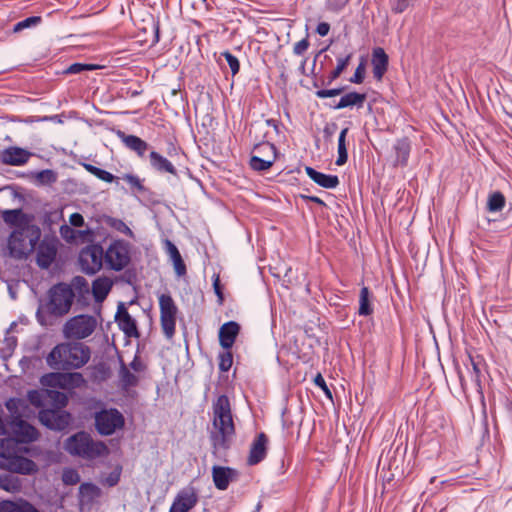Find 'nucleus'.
Here are the masks:
<instances>
[{"label": "nucleus", "instance_id": "1", "mask_svg": "<svg viewBox=\"0 0 512 512\" xmlns=\"http://www.w3.org/2000/svg\"><path fill=\"white\" fill-rule=\"evenodd\" d=\"M90 359V349L80 342H66L56 345L48 354L47 364L55 370L78 369Z\"/></svg>", "mask_w": 512, "mask_h": 512}, {"label": "nucleus", "instance_id": "2", "mask_svg": "<svg viewBox=\"0 0 512 512\" xmlns=\"http://www.w3.org/2000/svg\"><path fill=\"white\" fill-rule=\"evenodd\" d=\"M213 426L216 431L211 433L214 450L219 451L228 447L235 429L231 413L230 401L226 395H221L213 404Z\"/></svg>", "mask_w": 512, "mask_h": 512}, {"label": "nucleus", "instance_id": "3", "mask_svg": "<svg viewBox=\"0 0 512 512\" xmlns=\"http://www.w3.org/2000/svg\"><path fill=\"white\" fill-rule=\"evenodd\" d=\"M21 447L13 438L0 439V468L12 473L31 475L37 472V464L19 455Z\"/></svg>", "mask_w": 512, "mask_h": 512}, {"label": "nucleus", "instance_id": "4", "mask_svg": "<svg viewBox=\"0 0 512 512\" xmlns=\"http://www.w3.org/2000/svg\"><path fill=\"white\" fill-rule=\"evenodd\" d=\"M64 449L70 455L85 460H95L109 453V449L104 442L94 440L89 433L84 431L68 437L64 442Z\"/></svg>", "mask_w": 512, "mask_h": 512}, {"label": "nucleus", "instance_id": "5", "mask_svg": "<svg viewBox=\"0 0 512 512\" xmlns=\"http://www.w3.org/2000/svg\"><path fill=\"white\" fill-rule=\"evenodd\" d=\"M41 237V230L37 225H21L14 230L8 239V250L15 259L26 258L35 248Z\"/></svg>", "mask_w": 512, "mask_h": 512}, {"label": "nucleus", "instance_id": "6", "mask_svg": "<svg viewBox=\"0 0 512 512\" xmlns=\"http://www.w3.org/2000/svg\"><path fill=\"white\" fill-rule=\"evenodd\" d=\"M98 325L99 319L96 316L79 314L65 322L62 332L66 339L83 340L90 337Z\"/></svg>", "mask_w": 512, "mask_h": 512}, {"label": "nucleus", "instance_id": "7", "mask_svg": "<svg viewBox=\"0 0 512 512\" xmlns=\"http://www.w3.org/2000/svg\"><path fill=\"white\" fill-rule=\"evenodd\" d=\"M48 297L49 313L54 316H63L70 311L75 294L70 285L58 283L49 289Z\"/></svg>", "mask_w": 512, "mask_h": 512}, {"label": "nucleus", "instance_id": "8", "mask_svg": "<svg viewBox=\"0 0 512 512\" xmlns=\"http://www.w3.org/2000/svg\"><path fill=\"white\" fill-rule=\"evenodd\" d=\"M130 262V245L124 240H115L104 250V263L108 269L123 270Z\"/></svg>", "mask_w": 512, "mask_h": 512}, {"label": "nucleus", "instance_id": "9", "mask_svg": "<svg viewBox=\"0 0 512 512\" xmlns=\"http://www.w3.org/2000/svg\"><path fill=\"white\" fill-rule=\"evenodd\" d=\"M125 419L120 411L115 408L102 409L95 414V428L102 436L114 434L124 427Z\"/></svg>", "mask_w": 512, "mask_h": 512}, {"label": "nucleus", "instance_id": "10", "mask_svg": "<svg viewBox=\"0 0 512 512\" xmlns=\"http://www.w3.org/2000/svg\"><path fill=\"white\" fill-rule=\"evenodd\" d=\"M160 323L167 339L173 338L176 328L177 306L169 294L159 296Z\"/></svg>", "mask_w": 512, "mask_h": 512}, {"label": "nucleus", "instance_id": "11", "mask_svg": "<svg viewBox=\"0 0 512 512\" xmlns=\"http://www.w3.org/2000/svg\"><path fill=\"white\" fill-rule=\"evenodd\" d=\"M104 263V249L95 244L83 248L79 254V264L81 270L88 274H96Z\"/></svg>", "mask_w": 512, "mask_h": 512}, {"label": "nucleus", "instance_id": "12", "mask_svg": "<svg viewBox=\"0 0 512 512\" xmlns=\"http://www.w3.org/2000/svg\"><path fill=\"white\" fill-rule=\"evenodd\" d=\"M84 383V378L81 373H60L52 372L48 373L41 378V384L43 386L51 388H61L65 390H71L80 387Z\"/></svg>", "mask_w": 512, "mask_h": 512}, {"label": "nucleus", "instance_id": "13", "mask_svg": "<svg viewBox=\"0 0 512 512\" xmlns=\"http://www.w3.org/2000/svg\"><path fill=\"white\" fill-rule=\"evenodd\" d=\"M58 240L55 237H44L37 248L36 263L42 269H48L57 255Z\"/></svg>", "mask_w": 512, "mask_h": 512}, {"label": "nucleus", "instance_id": "14", "mask_svg": "<svg viewBox=\"0 0 512 512\" xmlns=\"http://www.w3.org/2000/svg\"><path fill=\"white\" fill-rule=\"evenodd\" d=\"M39 421L52 430H64L70 423V415L61 410L43 409L38 415Z\"/></svg>", "mask_w": 512, "mask_h": 512}, {"label": "nucleus", "instance_id": "15", "mask_svg": "<svg viewBox=\"0 0 512 512\" xmlns=\"http://www.w3.org/2000/svg\"><path fill=\"white\" fill-rule=\"evenodd\" d=\"M10 428L12 433L15 435V440L18 443V447L21 444L33 442L38 438V431L36 428L20 417H14L10 422Z\"/></svg>", "mask_w": 512, "mask_h": 512}, {"label": "nucleus", "instance_id": "16", "mask_svg": "<svg viewBox=\"0 0 512 512\" xmlns=\"http://www.w3.org/2000/svg\"><path fill=\"white\" fill-rule=\"evenodd\" d=\"M198 502V495L195 488L188 486L183 488L176 495L169 512H188Z\"/></svg>", "mask_w": 512, "mask_h": 512}, {"label": "nucleus", "instance_id": "17", "mask_svg": "<svg viewBox=\"0 0 512 512\" xmlns=\"http://www.w3.org/2000/svg\"><path fill=\"white\" fill-rule=\"evenodd\" d=\"M115 321L117 322L120 330L127 337H139V331L137 329V324L134 318L128 313L125 304L120 302L117 307V312L115 315Z\"/></svg>", "mask_w": 512, "mask_h": 512}, {"label": "nucleus", "instance_id": "18", "mask_svg": "<svg viewBox=\"0 0 512 512\" xmlns=\"http://www.w3.org/2000/svg\"><path fill=\"white\" fill-rule=\"evenodd\" d=\"M238 473L235 469L223 466H214L212 468V478L214 485L219 490H226L230 482L235 481Z\"/></svg>", "mask_w": 512, "mask_h": 512}, {"label": "nucleus", "instance_id": "19", "mask_svg": "<svg viewBox=\"0 0 512 512\" xmlns=\"http://www.w3.org/2000/svg\"><path fill=\"white\" fill-rule=\"evenodd\" d=\"M268 438L264 433H260L253 440L247 462L249 465H256L260 463L267 453Z\"/></svg>", "mask_w": 512, "mask_h": 512}, {"label": "nucleus", "instance_id": "20", "mask_svg": "<svg viewBox=\"0 0 512 512\" xmlns=\"http://www.w3.org/2000/svg\"><path fill=\"white\" fill-rule=\"evenodd\" d=\"M240 331V325L235 321H229L224 323L219 329V342L220 345L225 349L229 350Z\"/></svg>", "mask_w": 512, "mask_h": 512}, {"label": "nucleus", "instance_id": "21", "mask_svg": "<svg viewBox=\"0 0 512 512\" xmlns=\"http://www.w3.org/2000/svg\"><path fill=\"white\" fill-rule=\"evenodd\" d=\"M389 58L386 52L381 47H376L372 51V67H373V76L378 81L382 80L384 74L388 68Z\"/></svg>", "mask_w": 512, "mask_h": 512}, {"label": "nucleus", "instance_id": "22", "mask_svg": "<svg viewBox=\"0 0 512 512\" xmlns=\"http://www.w3.org/2000/svg\"><path fill=\"white\" fill-rule=\"evenodd\" d=\"M117 136L128 149L134 151L139 157H144L149 147L147 142L135 135H128L120 130L117 131Z\"/></svg>", "mask_w": 512, "mask_h": 512}, {"label": "nucleus", "instance_id": "23", "mask_svg": "<svg viewBox=\"0 0 512 512\" xmlns=\"http://www.w3.org/2000/svg\"><path fill=\"white\" fill-rule=\"evenodd\" d=\"M305 171L311 180L323 188L334 189L339 185V178L336 175L324 174L309 166L305 168Z\"/></svg>", "mask_w": 512, "mask_h": 512}, {"label": "nucleus", "instance_id": "24", "mask_svg": "<svg viewBox=\"0 0 512 512\" xmlns=\"http://www.w3.org/2000/svg\"><path fill=\"white\" fill-rule=\"evenodd\" d=\"M30 156V152L22 148L10 147L2 153V162L15 166L23 165L29 160Z\"/></svg>", "mask_w": 512, "mask_h": 512}, {"label": "nucleus", "instance_id": "25", "mask_svg": "<svg viewBox=\"0 0 512 512\" xmlns=\"http://www.w3.org/2000/svg\"><path fill=\"white\" fill-rule=\"evenodd\" d=\"M150 164L153 169L160 173H169L172 175H176L177 171L174 165L161 154L156 151H152L149 155Z\"/></svg>", "mask_w": 512, "mask_h": 512}, {"label": "nucleus", "instance_id": "26", "mask_svg": "<svg viewBox=\"0 0 512 512\" xmlns=\"http://www.w3.org/2000/svg\"><path fill=\"white\" fill-rule=\"evenodd\" d=\"M112 288V281L106 277H99L92 283V294L96 302L101 303L105 300Z\"/></svg>", "mask_w": 512, "mask_h": 512}, {"label": "nucleus", "instance_id": "27", "mask_svg": "<svg viewBox=\"0 0 512 512\" xmlns=\"http://www.w3.org/2000/svg\"><path fill=\"white\" fill-rule=\"evenodd\" d=\"M365 100L366 94L358 92H349L340 98L339 102L334 106V109L339 110L353 106H356L357 108H362Z\"/></svg>", "mask_w": 512, "mask_h": 512}, {"label": "nucleus", "instance_id": "28", "mask_svg": "<svg viewBox=\"0 0 512 512\" xmlns=\"http://www.w3.org/2000/svg\"><path fill=\"white\" fill-rule=\"evenodd\" d=\"M394 149L396 154L395 164L405 166L408 162L411 151L409 140L407 138L397 140Z\"/></svg>", "mask_w": 512, "mask_h": 512}, {"label": "nucleus", "instance_id": "29", "mask_svg": "<svg viewBox=\"0 0 512 512\" xmlns=\"http://www.w3.org/2000/svg\"><path fill=\"white\" fill-rule=\"evenodd\" d=\"M0 512H39L32 504L27 501L20 503L12 501H2L0 503Z\"/></svg>", "mask_w": 512, "mask_h": 512}, {"label": "nucleus", "instance_id": "30", "mask_svg": "<svg viewBox=\"0 0 512 512\" xmlns=\"http://www.w3.org/2000/svg\"><path fill=\"white\" fill-rule=\"evenodd\" d=\"M505 206V197L499 191L489 194L487 199V210L491 213L500 212Z\"/></svg>", "mask_w": 512, "mask_h": 512}, {"label": "nucleus", "instance_id": "31", "mask_svg": "<svg viewBox=\"0 0 512 512\" xmlns=\"http://www.w3.org/2000/svg\"><path fill=\"white\" fill-rule=\"evenodd\" d=\"M0 488L8 492H17L21 489V481L12 474L0 475Z\"/></svg>", "mask_w": 512, "mask_h": 512}, {"label": "nucleus", "instance_id": "32", "mask_svg": "<svg viewBox=\"0 0 512 512\" xmlns=\"http://www.w3.org/2000/svg\"><path fill=\"white\" fill-rule=\"evenodd\" d=\"M348 133V128H344L341 130L338 137V157L336 160V165L342 166L347 162L348 153L346 149V135Z\"/></svg>", "mask_w": 512, "mask_h": 512}, {"label": "nucleus", "instance_id": "33", "mask_svg": "<svg viewBox=\"0 0 512 512\" xmlns=\"http://www.w3.org/2000/svg\"><path fill=\"white\" fill-rule=\"evenodd\" d=\"M253 155H259L262 158L276 160V147L269 142L260 143L254 147Z\"/></svg>", "mask_w": 512, "mask_h": 512}, {"label": "nucleus", "instance_id": "34", "mask_svg": "<svg viewBox=\"0 0 512 512\" xmlns=\"http://www.w3.org/2000/svg\"><path fill=\"white\" fill-rule=\"evenodd\" d=\"M369 296H370L369 289L365 286L362 287L360 290V295H359V310H358L359 315H361V316H368V315L372 314V312H373V309L370 305Z\"/></svg>", "mask_w": 512, "mask_h": 512}, {"label": "nucleus", "instance_id": "35", "mask_svg": "<svg viewBox=\"0 0 512 512\" xmlns=\"http://www.w3.org/2000/svg\"><path fill=\"white\" fill-rule=\"evenodd\" d=\"M79 493L83 499L92 501L100 496L101 490L92 483H83L79 487Z\"/></svg>", "mask_w": 512, "mask_h": 512}, {"label": "nucleus", "instance_id": "36", "mask_svg": "<svg viewBox=\"0 0 512 512\" xmlns=\"http://www.w3.org/2000/svg\"><path fill=\"white\" fill-rule=\"evenodd\" d=\"M120 381L125 388L133 387L138 383V377L130 372L128 368L122 364L119 371Z\"/></svg>", "mask_w": 512, "mask_h": 512}, {"label": "nucleus", "instance_id": "37", "mask_svg": "<svg viewBox=\"0 0 512 512\" xmlns=\"http://www.w3.org/2000/svg\"><path fill=\"white\" fill-rule=\"evenodd\" d=\"M274 162L275 160L262 158L259 155H252L250 158V167L255 171H266Z\"/></svg>", "mask_w": 512, "mask_h": 512}, {"label": "nucleus", "instance_id": "38", "mask_svg": "<svg viewBox=\"0 0 512 512\" xmlns=\"http://www.w3.org/2000/svg\"><path fill=\"white\" fill-rule=\"evenodd\" d=\"M41 22L40 16H31L14 25L13 31L20 32L24 29L37 26Z\"/></svg>", "mask_w": 512, "mask_h": 512}, {"label": "nucleus", "instance_id": "39", "mask_svg": "<svg viewBox=\"0 0 512 512\" xmlns=\"http://www.w3.org/2000/svg\"><path fill=\"white\" fill-rule=\"evenodd\" d=\"M72 290H76L79 294H85L89 292V284L87 280L82 276H76L72 279L71 283Z\"/></svg>", "mask_w": 512, "mask_h": 512}, {"label": "nucleus", "instance_id": "40", "mask_svg": "<svg viewBox=\"0 0 512 512\" xmlns=\"http://www.w3.org/2000/svg\"><path fill=\"white\" fill-rule=\"evenodd\" d=\"M29 402L35 407H42L44 405V399L47 397L46 391L41 392L38 390H31L27 394Z\"/></svg>", "mask_w": 512, "mask_h": 512}, {"label": "nucleus", "instance_id": "41", "mask_svg": "<svg viewBox=\"0 0 512 512\" xmlns=\"http://www.w3.org/2000/svg\"><path fill=\"white\" fill-rule=\"evenodd\" d=\"M220 56L224 57L225 60L227 61V64L230 67L232 75L233 76L236 75L240 70V63H239L238 58L236 56H234L232 53H230L229 51L222 52L220 54Z\"/></svg>", "mask_w": 512, "mask_h": 512}, {"label": "nucleus", "instance_id": "42", "mask_svg": "<svg viewBox=\"0 0 512 512\" xmlns=\"http://www.w3.org/2000/svg\"><path fill=\"white\" fill-rule=\"evenodd\" d=\"M233 363L232 353L229 350H226L219 354V369L222 372H227Z\"/></svg>", "mask_w": 512, "mask_h": 512}, {"label": "nucleus", "instance_id": "43", "mask_svg": "<svg viewBox=\"0 0 512 512\" xmlns=\"http://www.w3.org/2000/svg\"><path fill=\"white\" fill-rule=\"evenodd\" d=\"M46 395L50 400L55 402L60 407L66 406L68 402L67 396L64 393L56 390H46Z\"/></svg>", "mask_w": 512, "mask_h": 512}, {"label": "nucleus", "instance_id": "44", "mask_svg": "<svg viewBox=\"0 0 512 512\" xmlns=\"http://www.w3.org/2000/svg\"><path fill=\"white\" fill-rule=\"evenodd\" d=\"M62 480L66 485H75L80 481V475L75 469H65L62 474Z\"/></svg>", "mask_w": 512, "mask_h": 512}, {"label": "nucleus", "instance_id": "45", "mask_svg": "<svg viewBox=\"0 0 512 512\" xmlns=\"http://www.w3.org/2000/svg\"><path fill=\"white\" fill-rule=\"evenodd\" d=\"M96 68L92 64L73 63L65 71L66 74H78L82 71H90Z\"/></svg>", "mask_w": 512, "mask_h": 512}, {"label": "nucleus", "instance_id": "46", "mask_svg": "<svg viewBox=\"0 0 512 512\" xmlns=\"http://www.w3.org/2000/svg\"><path fill=\"white\" fill-rule=\"evenodd\" d=\"M123 179L130 185L131 188L141 192L144 190V186L140 178L133 174H126L123 176Z\"/></svg>", "mask_w": 512, "mask_h": 512}, {"label": "nucleus", "instance_id": "47", "mask_svg": "<svg viewBox=\"0 0 512 512\" xmlns=\"http://www.w3.org/2000/svg\"><path fill=\"white\" fill-rule=\"evenodd\" d=\"M22 215V211L19 209L6 210L3 213V219L6 223L16 224L19 217Z\"/></svg>", "mask_w": 512, "mask_h": 512}, {"label": "nucleus", "instance_id": "48", "mask_svg": "<svg viewBox=\"0 0 512 512\" xmlns=\"http://www.w3.org/2000/svg\"><path fill=\"white\" fill-rule=\"evenodd\" d=\"M365 78V64L361 62L356 68L354 75L350 78L351 83L361 84Z\"/></svg>", "mask_w": 512, "mask_h": 512}, {"label": "nucleus", "instance_id": "49", "mask_svg": "<svg viewBox=\"0 0 512 512\" xmlns=\"http://www.w3.org/2000/svg\"><path fill=\"white\" fill-rule=\"evenodd\" d=\"M342 91H343V88L321 89V90H317L315 92V95L320 99H324V98H330V97L340 95L342 93Z\"/></svg>", "mask_w": 512, "mask_h": 512}, {"label": "nucleus", "instance_id": "50", "mask_svg": "<svg viewBox=\"0 0 512 512\" xmlns=\"http://www.w3.org/2000/svg\"><path fill=\"white\" fill-rule=\"evenodd\" d=\"M111 226L115 228L117 231L124 233L130 237L133 236L132 230L122 221L119 219H112L111 220Z\"/></svg>", "mask_w": 512, "mask_h": 512}, {"label": "nucleus", "instance_id": "51", "mask_svg": "<svg viewBox=\"0 0 512 512\" xmlns=\"http://www.w3.org/2000/svg\"><path fill=\"white\" fill-rule=\"evenodd\" d=\"M164 244H165V251L166 253L168 254L169 258L172 260L176 257H179L181 256L178 248L176 247V245L171 242L170 240L166 239L164 241Z\"/></svg>", "mask_w": 512, "mask_h": 512}, {"label": "nucleus", "instance_id": "52", "mask_svg": "<svg viewBox=\"0 0 512 512\" xmlns=\"http://www.w3.org/2000/svg\"><path fill=\"white\" fill-rule=\"evenodd\" d=\"M174 266V270L178 276H184L186 274V265L182 260V257H176L171 260Z\"/></svg>", "mask_w": 512, "mask_h": 512}, {"label": "nucleus", "instance_id": "53", "mask_svg": "<svg viewBox=\"0 0 512 512\" xmlns=\"http://www.w3.org/2000/svg\"><path fill=\"white\" fill-rule=\"evenodd\" d=\"M470 362L472 366V381L476 384L478 388H480V368L478 366V362H476L472 357H470Z\"/></svg>", "mask_w": 512, "mask_h": 512}, {"label": "nucleus", "instance_id": "54", "mask_svg": "<svg viewBox=\"0 0 512 512\" xmlns=\"http://www.w3.org/2000/svg\"><path fill=\"white\" fill-rule=\"evenodd\" d=\"M60 234H61L62 238H64L67 241H73L76 238L75 230L66 224H64L60 227Z\"/></svg>", "mask_w": 512, "mask_h": 512}, {"label": "nucleus", "instance_id": "55", "mask_svg": "<svg viewBox=\"0 0 512 512\" xmlns=\"http://www.w3.org/2000/svg\"><path fill=\"white\" fill-rule=\"evenodd\" d=\"M308 48H309V41L305 38V39H302V40L298 41L297 43H295V45L293 47V53L295 55L301 56L308 50Z\"/></svg>", "mask_w": 512, "mask_h": 512}, {"label": "nucleus", "instance_id": "56", "mask_svg": "<svg viewBox=\"0 0 512 512\" xmlns=\"http://www.w3.org/2000/svg\"><path fill=\"white\" fill-rule=\"evenodd\" d=\"M314 383L316 386H318L319 388L322 389V391L325 393V395L328 398H330V399L332 398V393H331L330 389L328 388V386L321 374L316 375V377L314 378Z\"/></svg>", "mask_w": 512, "mask_h": 512}, {"label": "nucleus", "instance_id": "57", "mask_svg": "<svg viewBox=\"0 0 512 512\" xmlns=\"http://www.w3.org/2000/svg\"><path fill=\"white\" fill-rule=\"evenodd\" d=\"M351 58H352V53H348L344 57H339L337 59V66H336L335 69L338 70L340 73H342L346 69V67L348 66Z\"/></svg>", "mask_w": 512, "mask_h": 512}, {"label": "nucleus", "instance_id": "58", "mask_svg": "<svg viewBox=\"0 0 512 512\" xmlns=\"http://www.w3.org/2000/svg\"><path fill=\"white\" fill-rule=\"evenodd\" d=\"M69 223L74 227H82L84 225V218L80 213H73L69 217Z\"/></svg>", "mask_w": 512, "mask_h": 512}, {"label": "nucleus", "instance_id": "59", "mask_svg": "<svg viewBox=\"0 0 512 512\" xmlns=\"http://www.w3.org/2000/svg\"><path fill=\"white\" fill-rule=\"evenodd\" d=\"M98 179L107 183H112L114 180H116V177L110 172L102 169L99 173Z\"/></svg>", "mask_w": 512, "mask_h": 512}, {"label": "nucleus", "instance_id": "60", "mask_svg": "<svg viewBox=\"0 0 512 512\" xmlns=\"http://www.w3.org/2000/svg\"><path fill=\"white\" fill-rule=\"evenodd\" d=\"M330 25L326 22H320L316 27V32L324 37L329 33Z\"/></svg>", "mask_w": 512, "mask_h": 512}, {"label": "nucleus", "instance_id": "61", "mask_svg": "<svg viewBox=\"0 0 512 512\" xmlns=\"http://www.w3.org/2000/svg\"><path fill=\"white\" fill-rule=\"evenodd\" d=\"M38 177L43 181L52 182L55 181V175L51 170H43L39 173Z\"/></svg>", "mask_w": 512, "mask_h": 512}, {"label": "nucleus", "instance_id": "62", "mask_svg": "<svg viewBox=\"0 0 512 512\" xmlns=\"http://www.w3.org/2000/svg\"><path fill=\"white\" fill-rule=\"evenodd\" d=\"M213 288H214V291H215L216 295L218 296L219 300L222 301L223 295H222V291L220 288V279H219L218 275L214 276Z\"/></svg>", "mask_w": 512, "mask_h": 512}, {"label": "nucleus", "instance_id": "63", "mask_svg": "<svg viewBox=\"0 0 512 512\" xmlns=\"http://www.w3.org/2000/svg\"><path fill=\"white\" fill-rule=\"evenodd\" d=\"M130 367L136 372H139L143 369L142 362L137 356H135L133 361L130 363Z\"/></svg>", "mask_w": 512, "mask_h": 512}, {"label": "nucleus", "instance_id": "64", "mask_svg": "<svg viewBox=\"0 0 512 512\" xmlns=\"http://www.w3.org/2000/svg\"><path fill=\"white\" fill-rule=\"evenodd\" d=\"M119 481V474H111L107 479H106V483L109 485V486H114L118 483Z\"/></svg>", "mask_w": 512, "mask_h": 512}]
</instances>
